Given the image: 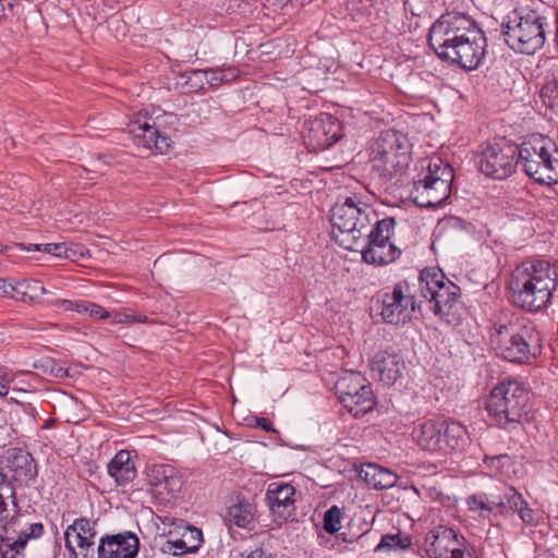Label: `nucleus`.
<instances>
[{"instance_id":"603ef678","label":"nucleus","mask_w":558,"mask_h":558,"mask_svg":"<svg viewBox=\"0 0 558 558\" xmlns=\"http://www.w3.org/2000/svg\"><path fill=\"white\" fill-rule=\"evenodd\" d=\"M255 426L260 427L265 432H276L270 421L265 417H255Z\"/></svg>"},{"instance_id":"2f4dec72","label":"nucleus","mask_w":558,"mask_h":558,"mask_svg":"<svg viewBox=\"0 0 558 558\" xmlns=\"http://www.w3.org/2000/svg\"><path fill=\"white\" fill-rule=\"evenodd\" d=\"M203 543L202 531L194 526H184L179 538H171L169 544L174 548V555L195 553Z\"/></svg>"},{"instance_id":"423d86ee","label":"nucleus","mask_w":558,"mask_h":558,"mask_svg":"<svg viewBox=\"0 0 558 558\" xmlns=\"http://www.w3.org/2000/svg\"><path fill=\"white\" fill-rule=\"evenodd\" d=\"M492 341L502 359L524 364L536 356L541 348V336L536 326L524 317H515L507 324L494 325Z\"/></svg>"},{"instance_id":"5fc2aeb1","label":"nucleus","mask_w":558,"mask_h":558,"mask_svg":"<svg viewBox=\"0 0 558 558\" xmlns=\"http://www.w3.org/2000/svg\"><path fill=\"white\" fill-rule=\"evenodd\" d=\"M8 383L5 375L0 376V397H5L9 393Z\"/></svg>"},{"instance_id":"ea45409f","label":"nucleus","mask_w":558,"mask_h":558,"mask_svg":"<svg viewBox=\"0 0 558 558\" xmlns=\"http://www.w3.org/2000/svg\"><path fill=\"white\" fill-rule=\"evenodd\" d=\"M484 462L495 474H506L505 468L511 463V457L508 454L485 457Z\"/></svg>"},{"instance_id":"2eb2a0df","label":"nucleus","mask_w":558,"mask_h":558,"mask_svg":"<svg viewBox=\"0 0 558 558\" xmlns=\"http://www.w3.org/2000/svg\"><path fill=\"white\" fill-rule=\"evenodd\" d=\"M97 537L96 521L78 518L64 532L65 548L70 558H95Z\"/></svg>"},{"instance_id":"f3484780","label":"nucleus","mask_w":558,"mask_h":558,"mask_svg":"<svg viewBox=\"0 0 558 558\" xmlns=\"http://www.w3.org/2000/svg\"><path fill=\"white\" fill-rule=\"evenodd\" d=\"M135 145L166 154L170 147V138L156 125L147 113H138L128 125Z\"/></svg>"},{"instance_id":"393cba45","label":"nucleus","mask_w":558,"mask_h":558,"mask_svg":"<svg viewBox=\"0 0 558 558\" xmlns=\"http://www.w3.org/2000/svg\"><path fill=\"white\" fill-rule=\"evenodd\" d=\"M8 473L0 470V526L15 523L23 518L20 517L15 488Z\"/></svg>"},{"instance_id":"8fccbe9b","label":"nucleus","mask_w":558,"mask_h":558,"mask_svg":"<svg viewBox=\"0 0 558 558\" xmlns=\"http://www.w3.org/2000/svg\"><path fill=\"white\" fill-rule=\"evenodd\" d=\"M336 535V538L338 541V545H339V548H341V546L343 544H347V543H353L355 542L359 536L355 535V534H351V533H347V532H338L335 534Z\"/></svg>"},{"instance_id":"c85d7f7f","label":"nucleus","mask_w":558,"mask_h":558,"mask_svg":"<svg viewBox=\"0 0 558 558\" xmlns=\"http://www.w3.org/2000/svg\"><path fill=\"white\" fill-rule=\"evenodd\" d=\"M108 474L114 480L117 485L123 486L131 483L136 477V469L131 460V454L126 450H120L108 463Z\"/></svg>"},{"instance_id":"f8f14e48","label":"nucleus","mask_w":558,"mask_h":558,"mask_svg":"<svg viewBox=\"0 0 558 558\" xmlns=\"http://www.w3.org/2000/svg\"><path fill=\"white\" fill-rule=\"evenodd\" d=\"M413 287L408 280H402L381 295L380 315L385 323L404 325L414 313L422 312L423 300L420 299L418 290L415 291Z\"/></svg>"},{"instance_id":"7ed1b4c3","label":"nucleus","mask_w":558,"mask_h":558,"mask_svg":"<svg viewBox=\"0 0 558 558\" xmlns=\"http://www.w3.org/2000/svg\"><path fill=\"white\" fill-rule=\"evenodd\" d=\"M550 20L551 16L536 9L517 8L502 19L500 33L512 50L533 54L545 45Z\"/></svg>"},{"instance_id":"6e6d98bb","label":"nucleus","mask_w":558,"mask_h":558,"mask_svg":"<svg viewBox=\"0 0 558 558\" xmlns=\"http://www.w3.org/2000/svg\"><path fill=\"white\" fill-rule=\"evenodd\" d=\"M97 161H98V162H101V163H104V165H108V166H109V165H111V163H112L113 158H112V156H110V155H102V154H98V155H97Z\"/></svg>"},{"instance_id":"864d4df0","label":"nucleus","mask_w":558,"mask_h":558,"mask_svg":"<svg viewBox=\"0 0 558 558\" xmlns=\"http://www.w3.org/2000/svg\"><path fill=\"white\" fill-rule=\"evenodd\" d=\"M246 558H272V556L263 548H255L246 556Z\"/></svg>"},{"instance_id":"a211bd4d","label":"nucleus","mask_w":558,"mask_h":558,"mask_svg":"<svg viewBox=\"0 0 558 558\" xmlns=\"http://www.w3.org/2000/svg\"><path fill=\"white\" fill-rule=\"evenodd\" d=\"M0 470L20 486H29L38 474L35 459L21 448H10L4 452Z\"/></svg>"},{"instance_id":"aec40b11","label":"nucleus","mask_w":558,"mask_h":558,"mask_svg":"<svg viewBox=\"0 0 558 558\" xmlns=\"http://www.w3.org/2000/svg\"><path fill=\"white\" fill-rule=\"evenodd\" d=\"M463 535L446 525H437L425 536L422 558H449L456 546H461Z\"/></svg>"},{"instance_id":"c756f323","label":"nucleus","mask_w":558,"mask_h":558,"mask_svg":"<svg viewBox=\"0 0 558 558\" xmlns=\"http://www.w3.org/2000/svg\"><path fill=\"white\" fill-rule=\"evenodd\" d=\"M20 517L23 518L17 522L10 523L5 526H0L5 531L7 534L13 533L16 534L17 546L25 547L28 539L39 538L44 534V525L40 522L31 523L28 513H21Z\"/></svg>"},{"instance_id":"1a4fd4ad","label":"nucleus","mask_w":558,"mask_h":558,"mask_svg":"<svg viewBox=\"0 0 558 558\" xmlns=\"http://www.w3.org/2000/svg\"><path fill=\"white\" fill-rule=\"evenodd\" d=\"M423 304L447 323L456 319L461 290L438 268H425L421 271L417 283Z\"/></svg>"},{"instance_id":"c03bdc74","label":"nucleus","mask_w":558,"mask_h":558,"mask_svg":"<svg viewBox=\"0 0 558 558\" xmlns=\"http://www.w3.org/2000/svg\"><path fill=\"white\" fill-rule=\"evenodd\" d=\"M488 504L492 506V508L496 511V509H505V506L502 504V485L498 487L496 490H490L488 493H483Z\"/></svg>"},{"instance_id":"0eeeda50","label":"nucleus","mask_w":558,"mask_h":558,"mask_svg":"<svg viewBox=\"0 0 558 558\" xmlns=\"http://www.w3.org/2000/svg\"><path fill=\"white\" fill-rule=\"evenodd\" d=\"M518 166L539 184L558 182V146L549 137L532 134L518 145Z\"/></svg>"},{"instance_id":"4468645a","label":"nucleus","mask_w":558,"mask_h":558,"mask_svg":"<svg viewBox=\"0 0 558 558\" xmlns=\"http://www.w3.org/2000/svg\"><path fill=\"white\" fill-rule=\"evenodd\" d=\"M518 145L506 138L495 140L482 150L477 158L478 169L495 180L509 178L518 167Z\"/></svg>"},{"instance_id":"b1692460","label":"nucleus","mask_w":558,"mask_h":558,"mask_svg":"<svg viewBox=\"0 0 558 558\" xmlns=\"http://www.w3.org/2000/svg\"><path fill=\"white\" fill-rule=\"evenodd\" d=\"M445 420L427 418L418 422L413 429V438L423 449L440 452Z\"/></svg>"},{"instance_id":"a19ab883","label":"nucleus","mask_w":558,"mask_h":558,"mask_svg":"<svg viewBox=\"0 0 558 558\" xmlns=\"http://www.w3.org/2000/svg\"><path fill=\"white\" fill-rule=\"evenodd\" d=\"M466 505L471 511L495 512L483 493L469 496L466 498Z\"/></svg>"},{"instance_id":"7c9ffc66","label":"nucleus","mask_w":558,"mask_h":558,"mask_svg":"<svg viewBox=\"0 0 558 558\" xmlns=\"http://www.w3.org/2000/svg\"><path fill=\"white\" fill-rule=\"evenodd\" d=\"M47 290L39 280L8 282L7 296L22 302L37 301Z\"/></svg>"},{"instance_id":"9d476101","label":"nucleus","mask_w":558,"mask_h":558,"mask_svg":"<svg viewBox=\"0 0 558 558\" xmlns=\"http://www.w3.org/2000/svg\"><path fill=\"white\" fill-rule=\"evenodd\" d=\"M453 168L439 157L428 160L426 170L414 181L413 198L420 207L441 205L451 193Z\"/></svg>"},{"instance_id":"09e8293b","label":"nucleus","mask_w":558,"mask_h":558,"mask_svg":"<svg viewBox=\"0 0 558 558\" xmlns=\"http://www.w3.org/2000/svg\"><path fill=\"white\" fill-rule=\"evenodd\" d=\"M146 320V317L144 319L141 318V316H137L133 313H117L114 314L113 322L117 324H123L129 322H144Z\"/></svg>"},{"instance_id":"052dcab7","label":"nucleus","mask_w":558,"mask_h":558,"mask_svg":"<svg viewBox=\"0 0 558 558\" xmlns=\"http://www.w3.org/2000/svg\"><path fill=\"white\" fill-rule=\"evenodd\" d=\"M4 252V246L0 244V253Z\"/></svg>"},{"instance_id":"bb28decb","label":"nucleus","mask_w":558,"mask_h":558,"mask_svg":"<svg viewBox=\"0 0 558 558\" xmlns=\"http://www.w3.org/2000/svg\"><path fill=\"white\" fill-rule=\"evenodd\" d=\"M469 444L470 436L465 426L457 421L445 420L440 452L463 451Z\"/></svg>"},{"instance_id":"6e6552de","label":"nucleus","mask_w":558,"mask_h":558,"mask_svg":"<svg viewBox=\"0 0 558 558\" xmlns=\"http://www.w3.org/2000/svg\"><path fill=\"white\" fill-rule=\"evenodd\" d=\"M410 142L405 134L397 130H386L374 138L369 147L372 170L384 182L402 172L410 162Z\"/></svg>"},{"instance_id":"f03ea898","label":"nucleus","mask_w":558,"mask_h":558,"mask_svg":"<svg viewBox=\"0 0 558 558\" xmlns=\"http://www.w3.org/2000/svg\"><path fill=\"white\" fill-rule=\"evenodd\" d=\"M508 286L515 306L537 313L551 304L558 288V266L545 259H526L512 270Z\"/></svg>"},{"instance_id":"72a5a7b5","label":"nucleus","mask_w":558,"mask_h":558,"mask_svg":"<svg viewBox=\"0 0 558 558\" xmlns=\"http://www.w3.org/2000/svg\"><path fill=\"white\" fill-rule=\"evenodd\" d=\"M192 75L194 77L203 76L207 84L217 86L221 83L233 81L238 76V70L233 68L195 70L192 72Z\"/></svg>"},{"instance_id":"37998d69","label":"nucleus","mask_w":558,"mask_h":558,"mask_svg":"<svg viewBox=\"0 0 558 558\" xmlns=\"http://www.w3.org/2000/svg\"><path fill=\"white\" fill-rule=\"evenodd\" d=\"M449 558H475L474 549L463 536L461 546H456Z\"/></svg>"},{"instance_id":"20e7f679","label":"nucleus","mask_w":558,"mask_h":558,"mask_svg":"<svg viewBox=\"0 0 558 558\" xmlns=\"http://www.w3.org/2000/svg\"><path fill=\"white\" fill-rule=\"evenodd\" d=\"M485 409L494 425L513 432L530 421L531 393L517 380L502 381L490 390Z\"/></svg>"},{"instance_id":"4c0bfd02","label":"nucleus","mask_w":558,"mask_h":558,"mask_svg":"<svg viewBox=\"0 0 558 558\" xmlns=\"http://www.w3.org/2000/svg\"><path fill=\"white\" fill-rule=\"evenodd\" d=\"M21 247L26 251H43L56 257L72 258V255L70 254L72 250L68 248L64 243L29 244L27 247L24 244H21Z\"/></svg>"},{"instance_id":"39448f33","label":"nucleus","mask_w":558,"mask_h":558,"mask_svg":"<svg viewBox=\"0 0 558 558\" xmlns=\"http://www.w3.org/2000/svg\"><path fill=\"white\" fill-rule=\"evenodd\" d=\"M375 210L356 195L339 199L330 210L331 235L348 251L357 252L363 246V238L368 231Z\"/></svg>"},{"instance_id":"473e14b6","label":"nucleus","mask_w":558,"mask_h":558,"mask_svg":"<svg viewBox=\"0 0 558 558\" xmlns=\"http://www.w3.org/2000/svg\"><path fill=\"white\" fill-rule=\"evenodd\" d=\"M227 520L229 523L243 529H252L254 514L247 502H238L228 508Z\"/></svg>"},{"instance_id":"a878e982","label":"nucleus","mask_w":558,"mask_h":558,"mask_svg":"<svg viewBox=\"0 0 558 558\" xmlns=\"http://www.w3.org/2000/svg\"><path fill=\"white\" fill-rule=\"evenodd\" d=\"M359 476L369 488L379 490L393 487L398 481L392 471L376 463L363 464L359 470Z\"/></svg>"},{"instance_id":"c9c22d12","label":"nucleus","mask_w":558,"mask_h":558,"mask_svg":"<svg viewBox=\"0 0 558 558\" xmlns=\"http://www.w3.org/2000/svg\"><path fill=\"white\" fill-rule=\"evenodd\" d=\"M411 537L407 534H385L381 536L379 544L376 546L375 551L383 549L403 550L411 546Z\"/></svg>"},{"instance_id":"4d7b16f0","label":"nucleus","mask_w":558,"mask_h":558,"mask_svg":"<svg viewBox=\"0 0 558 558\" xmlns=\"http://www.w3.org/2000/svg\"><path fill=\"white\" fill-rule=\"evenodd\" d=\"M8 282L4 279H0V298L7 296Z\"/></svg>"},{"instance_id":"58836bf2","label":"nucleus","mask_w":558,"mask_h":558,"mask_svg":"<svg viewBox=\"0 0 558 558\" xmlns=\"http://www.w3.org/2000/svg\"><path fill=\"white\" fill-rule=\"evenodd\" d=\"M13 537H0V558H24L23 549Z\"/></svg>"},{"instance_id":"e433bc0d","label":"nucleus","mask_w":558,"mask_h":558,"mask_svg":"<svg viewBox=\"0 0 558 558\" xmlns=\"http://www.w3.org/2000/svg\"><path fill=\"white\" fill-rule=\"evenodd\" d=\"M342 518V509L338 506H332L324 514L323 531L330 535L338 533L341 530Z\"/></svg>"},{"instance_id":"a18cd8bd","label":"nucleus","mask_w":558,"mask_h":558,"mask_svg":"<svg viewBox=\"0 0 558 558\" xmlns=\"http://www.w3.org/2000/svg\"><path fill=\"white\" fill-rule=\"evenodd\" d=\"M60 304L64 307L66 311H75L77 313H87L90 302L87 301H69V300H62L60 301Z\"/></svg>"},{"instance_id":"79ce46f5","label":"nucleus","mask_w":558,"mask_h":558,"mask_svg":"<svg viewBox=\"0 0 558 558\" xmlns=\"http://www.w3.org/2000/svg\"><path fill=\"white\" fill-rule=\"evenodd\" d=\"M40 367L43 368V371L45 373H48L49 375H52L57 378H63L68 375V371L59 365L51 357H47L45 359L41 364H40Z\"/></svg>"},{"instance_id":"49530a36","label":"nucleus","mask_w":558,"mask_h":558,"mask_svg":"<svg viewBox=\"0 0 558 558\" xmlns=\"http://www.w3.org/2000/svg\"><path fill=\"white\" fill-rule=\"evenodd\" d=\"M318 544L327 549H340L336 535H330L320 531L317 535Z\"/></svg>"},{"instance_id":"5701e85b","label":"nucleus","mask_w":558,"mask_h":558,"mask_svg":"<svg viewBox=\"0 0 558 558\" xmlns=\"http://www.w3.org/2000/svg\"><path fill=\"white\" fill-rule=\"evenodd\" d=\"M404 366L398 353L387 350L377 352L371 361L372 372L385 385H393L401 378Z\"/></svg>"},{"instance_id":"ddd939ff","label":"nucleus","mask_w":558,"mask_h":558,"mask_svg":"<svg viewBox=\"0 0 558 558\" xmlns=\"http://www.w3.org/2000/svg\"><path fill=\"white\" fill-rule=\"evenodd\" d=\"M343 407L355 417L363 416L375 405L371 384L359 372H347L335 385Z\"/></svg>"},{"instance_id":"de8ad7c7","label":"nucleus","mask_w":558,"mask_h":558,"mask_svg":"<svg viewBox=\"0 0 558 558\" xmlns=\"http://www.w3.org/2000/svg\"><path fill=\"white\" fill-rule=\"evenodd\" d=\"M90 317L100 318V319H107L110 317V313L107 312L102 306L90 303L88 307V312Z\"/></svg>"},{"instance_id":"9b49d317","label":"nucleus","mask_w":558,"mask_h":558,"mask_svg":"<svg viewBox=\"0 0 558 558\" xmlns=\"http://www.w3.org/2000/svg\"><path fill=\"white\" fill-rule=\"evenodd\" d=\"M397 226L396 217H385L374 222L363 238V246L357 252L362 253L365 263L384 266L396 262L402 251L392 241Z\"/></svg>"},{"instance_id":"3c124183","label":"nucleus","mask_w":558,"mask_h":558,"mask_svg":"<svg viewBox=\"0 0 558 558\" xmlns=\"http://www.w3.org/2000/svg\"><path fill=\"white\" fill-rule=\"evenodd\" d=\"M14 0H0V19L13 12Z\"/></svg>"},{"instance_id":"f704fd0d","label":"nucleus","mask_w":558,"mask_h":558,"mask_svg":"<svg viewBox=\"0 0 558 558\" xmlns=\"http://www.w3.org/2000/svg\"><path fill=\"white\" fill-rule=\"evenodd\" d=\"M539 97L543 104L554 110L558 111V77H547L546 82L539 90Z\"/></svg>"},{"instance_id":"6ab92c4d","label":"nucleus","mask_w":558,"mask_h":558,"mask_svg":"<svg viewBox=\"0 0 558 558\" xmlns=\"http://www.w3.org/2000/svg\"><path fill=\"white\" fill-rule=\"evenodd\" d=\"M295 488L291 484L272 483L266 492V502L272 521L281 525L295 515Z\"/></svg>"},{"instance_id":"bf43d9fd","label":"nucleus","mask_w":558,"mask_h":558,"mask_svg":"<svg viewBox=\"0 0 558 558\" xmlns=\"http://www.w3.org/2000/svg\"><path fill=\"white\" fill-rule=\"evenodd\" d=\"M448 222L457 223V222H458V219H457V218H450V219L448 220Z\"/></svg>"},{"instance_id":"412c9836","label":"nucleus","mask_w":558,"mask_h":558,"mask_svg":"<svg viewBox=\"0 0 558 558\" xmlns=\"http://www.w3.org/2000/svg\"><path fill=\"white\" fill-rule=\"evenodd\" d=\"M140 539L132 532L105 535L99 538L97 558H135Z\"/></svg>"},{"instance_id":"13d9d810","label":"nucleus","mask_w":558,"mask_h":558,"mask_svg":"<svg viewBox=\"0 0 558 558\" xmlns=\"http://www.w3.org/2000/svg\"><path fill=\"white\" fill-rule=\"evenodd\" d=\"M554 20H555V25H556L555 33H554V40L558 45V12L555 13Z\"/></svg>"},{"instance_id":"cd10ccee","label":"nucleus","mask_w":558,"mask_h":558,"mask_svg":"<svg viewBox=\"0 0 558 558\" xmlns=\"http://www.w3.org/2000/svg\"><path fill=\"white\" fill-rule=\"evenodd\" d=\"M502 504L505 509H496V512L502 515L518 512L521 520L525 523H533L534 513L532 509L527 507L526 501L522 495L515 490L512 486L502 484Z\"/></svg>"},{"instance_id":"dca6fc26","label":"nucleus","mask_w":558,"mask_h":558,"mask_svg":"<svg viewBox=\"0 0 558 558\" xmlns=\"http://www.w3.org/2000/svg\"><path fill=\"white\" fill-rule=\"evenodd\" d=\"M303 137L310 149L325 150L342 137V128L336 118L323 113L306 122Z\"/></svg>"},{"instance_id":"f257e3e1","label":"nucleus","mask_w":558,"mask_h":558,"mask_svg":"<svg viewBox=\"0 0 558 558\" xmlns=\"http://www.w3.org/2000/svg\"><path fill=\"white\" fill-rule=\"evenodd\" d=\"M428 44L440 59L465 70L478 68L487 46L475 21L460 12L442 14L429 29Z\"/></svg>"},{"instance_id":"4be33fe9","label":"nucleus","mask_w":558,"mask_h":558,"mask_svg":"<svg viewBox=\"0 0 558 558\" xmlns=\"http://www.w3.org/2000/svg\"><path fill=\"white\" fill-rule=\"evenodd\" d=\"M147 485L157 494H174L182 489L183 478L169 464H154L146 471Z\"/></svg>"}]
</instances>
